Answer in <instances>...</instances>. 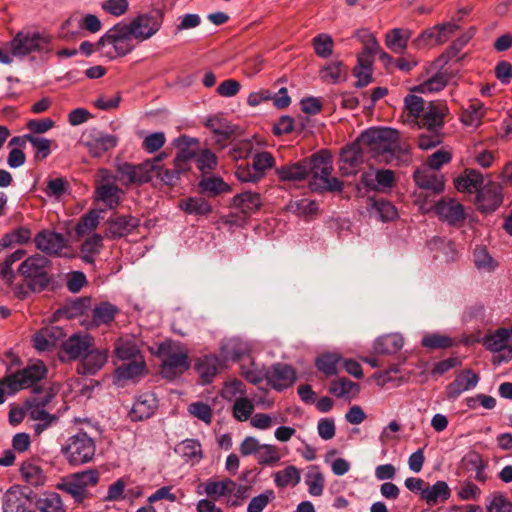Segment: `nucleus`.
Returning a JSON list of instances; mask_svg holds the SVG:
<instances>
[{
	"label": "nucleus",
	"mask_w": 512,
	"mask_h": 512,
	"mask_svg": "<svg viewBox=\"0 0 512 512\" xmlns=\"http://www.w3.org/2000/svg\"><path fill=\"white\" fill-rule=\"evenodd\" d=\"M361 147L372 157L386 163H396L408 160V150L401 146L399 134L392 128H371L359 137Z\"/></svg>",
	"instance_id": "f257e3e1"
},
{
	"label": "nucleus",
	"mask_w": 512,
	"mask_h": 512,
	"mask_svg": "<svg viewBox=\"0 0 512 512\" xmlns=\"http://www.w3.org/2000/svg\"><path fill=\"white\" fill-rule=\"evenodd\" d=\"M309 174L312 178L309 187L312 191H341L343 183L331 176L333 170L332 157L328 151H320L308 160Z\"/></svg>",
	"instance_id": "f03ea898"
},
{
	"label": "nucleus",
	"mask_w": 512,
	"mask_h": 512,
	"mask_svg": "<svg viewBox=\"0 0 512 512\" xmlns=\"http://www.w3.org/2000/svg\"><path fill=\"white\" fill-rule=\"evenodd\" d=\"M131 35L126 24H117L109 29L97 42L96 49L108 59L125 56L133 49Z\"/></svg>",
	"instance_id": "7ed1b4c3"
},
{
	"label": "nucleus",
	"mask_w": 512,
	"mask_h": 512,
	"mask_svg": "<svg viewBox=\"0 0 512 512\" xmlns=\"http://www.w3.org/2000/svg\"><path fill=\"white\" fill-rule=\"evenodd\" d=\"M70 465L77 466L90 462L96 452L94 440L85 432L70 436L61 448Z\"/></svg>",
	"instance_id": "20e7f679"
},
{
	"label": "nucleus",
	"mask_w": 512,
	"mask_h": 512,
	"mask_svg": "<svg viewBox=\"0 0 512 512\" xmlns=\"http://www.w3.org/2000/svg\"><path fill=\"white\" fill-rule=\"evenodd\" d=\"M163 357L161 373L166 378H173L189 368L187 350L180 344L167 342L159 347Z\"/></svg>",
	"instance_id": "39448f33"
},
{
	"label": "nucleus",
	"mask_w": 512,
	"mask_h": 512,
	"mask_svg": "<svg viewBox=\"0 0 512 512\" xmlns=\"http://www.w3.org/2000/svg\"><path fill=\"white\" fill-rule=\"evenodd\" d=\"M164 13L160 9H152L151 11L140 14L135 17L129 24H126L131 35L138 41H145L154 36L161 28Z\"/></svg>",
	"instance_id": "423d86ee"
},
{
	"label": "nucleus",
	"mask_w": 512,
	"mask_h": 512,
	"mask_svg": "<svg viewBox=\"0 0 512 512\" xmlns=\"http://www.w3.org/2000/svg\"><path fill=\"white\" fill-rule=\"evenodd\" d=\"M48 270L49 260L47 257L40 254L28 257L18 268L19 274L30 281V285L33 289L37 287L42 289L48 284Z\"/></svg>",
	"instance_id": "0eeeda50"
},
{
	"label": "nucleus",
	"mask_w": 512,
	"mask_h": 512,
	"mask_svg": "<svg viewBox=\"0 0 512 512\" xmlns=\"http://www.w3.org/2000/svg\"><path fill=\"white\" fill-rule=\"evenodd\" d=\"M203 489V493L213 500L227 498L244 499L247 496L248 488L244 485H238L230 478L221 480L208 479L198 487Z\"/></svg>",
	"instance_id": "6e6552de"
},
{
	"label": "nucleus",
	"mask_w": 512,
	"mask_h": 512,
	"mask_svg": "<svg viewBox=\"0 0 512 512\" xmlns=\"http://www.w3.org/2000/svg\"><path fill=\"white\" fill-rule=\"evenodd\" d=\"M48 43V37L40 33L20 32L9 43V49L12 56L24 57L32 52L45 50Z\"/></svg>",
	"instance_id": "1a4fd4ad"
},
{
	"label": "nucleus",
	"mask_w": 512,
	"mask_h": 512,
	"mask_svg": "<svg viewBox=\"0 0 512 512\" xmlns=\"http://www.w3.org/2000/svg\"><path fill=\"white\" fill-rule=\"evenodd\" d=\"M483 345L487 350L498 353L493 356V364L499 365L512 359V345L508 338V329L500 328L483 338Z\"/></svg>",
	"instance_id": "9d476101"
},
{
	"label": "nucleus",
	"mask_w": 512,
	"mask_h": 512,
	"mask_svg": "<svg viewBox=\"0 0 512 512\" xmlns=\"http://www.w3.org/2000/svg\"><path fill=\"white\" fill-rule=\"evenodd\" d=\"M449 109L445 101H429L417 125L429 131L439 132L445 123Z\"/></svg>",
	"instance_id": "9b49d317"
},
{
	"label": "nucleus",
	"mask_w": 512,
	"mask_h": 512,
	"mask_svg": "<svg viewBox=\"0 0 512 512\" xmlns=\"http://www.w3.org/2000/svg\"><path fill=\"white\" fill-rule=\"evenodd\" d=\"M116 136L104 133L102 131L91 129L84 133L82 144L88 149L93 157H100L105 152L113 149L117 145Z\"/></svg>",
	"instance_id": "f8f14e48"
},
{
	"label": "nucleus",
	"mask_w": 512,
	"mask_h": 512,
	"mask_svg": "<svg viewBox=\"0 0 512 512\" xmlns=\"http://www.w3.org/2000/svg\"><path fill=\"white\" fill-rule=\"evenodd\" d=\"M46 373V366L41 361L28 365L23 370L8 376L13 386L11 391L18 392L21 389L32 386L34 383L44 378Z\"/></svg>",
	"instance_id": "ddd939ff"
},
{
	"label": "nucleus",
	"mask_w": 512,
	"mask_h": 512,
	"mask_svg": "<svg viewBox=\"0 0 512 512\" xmlns=\"http://www.w3.org/2000/svg\"><path fill=\"white\" fill-rule=\"evenodd\" d=\"M93 338L87 333H77L70 336L62 344V360L83 358L93 348Z\"/></svg>",
	"instance_id": "4468645a"
},
{
	"label": "nucleus",
	"mask_w": 512,
	"mask_h": 512,
	"mask_svg": "<svg viewBox=\"0 0 512 512\" xmlns=\"http://www.w3.org/2000/svg\"><path fill=\"white\" fill-rule=\"evenodd\" d=\"M434 209L438 217L450 225H460L466 217L463 205L455 199H442L436 203Z\"/></svg>",
	"instance_id": "2eb2a0df"
},
{
	"label": "nucleus",
	"mask_w": 512,
	"mask_h": 512,
	"mask_svg": "<svg viewBox=\"0 0 512 512\" xmlns=\"http://www.w3.org/2000/svg\"><path fill=\"white\" fill-rule=\"evenodd\" d=\"M502 201L501 187L491 182L482 187L476 197L477 208L484 213L496 210Z\"/></svg>",
	"instance_id": "dca6fc26"
},
{
	"label": "nucleus",
	"mask_w": 512,
	"mask_h": 512,
	"mask_svg": "<svg viewBox=\"0 0 512 512\" xmlns=\"http://www.w3.org/2000/svg\"><path fill=\"white\" fill-rule=\"evenodd\" d=\"M479 376L471 369H464L457 373L453 382H451L447 388V397L449 399L458 398L463 392L474 389L478 382Z\"/></svg>",
	"instance_id": "f3484780"
},
{
	"label": "nucleus",
	"mask_w": 512,
	"mask_h": 512,
	"mask_svg": "<svg viewBox=\"0 0 512 512\" xmlns=\"http://www.w3.org/2000/svg\"><path fill=\"white\" fill-rule=\"evenodd\" d=\"M266 379L274 389L281 391L290 387L295 382L296 375L291 366L278 363L267 371Z\"/></svg>",
	"instance_id": "a211bd4d"
},
{
	"label": "nucleus",
	"mask_w": 512,
	"mask_h": 512,
	"mask_svg": "<svg viewBox=\"0 0 512 512\" xmlns=\"http://www.w3.org/2000/svg\"><path fill=\"white\" fill-rule=\"evenodd\" d=\"M36 247L46 254H59L66 246V240L60 233L42 230L34 238Z\"/></svg>",
	"instance_id": "6ab92c4d"
},
{
	"label": "nucleus",
	"mask_w": 512,
	"mask_h": 512,
	"mask_svg": "<svg viewBox=\"0 0 512 512\" xmlns=\"http://www.w3.org/2000/svg\"><path fill=\"white\" fill-rule=\"evenodd\" d=\"M108 351L90 349L77 366V371L82 375L96 374L107 362Z\"/></svg>",
	"instance_id": "aec40b11"
},
{
	"label": "nucleus",
	"mask_w": 512,
	"mask_h": 512,
	"mask_svg": "<svg viewBox=\"0 0 512 512\" xmlns=\"http://www.w3.org/2000/svg\"><path fill=\"white\" fill-rule=\"evenodd\" d=\"M3 512H32L29 498L18 486L11 487L4 494Z\"/></svg>",
	"instance_id": "412c9836"
},
{
	"label": "nucleus",
	"mask_w": 512,
	"mask_h": 512,
	"mask_svg": "<svg viewBox=\"0 0 512 512\" xmlns=\"http://www.w3.org/2000/svg\"><path fill=\"white\" fill-rule=\"evenodd\" d=\"M157 408V399L153 393H143L137 397L131 410L130 418L141 421L151 417Z\"/></svg>",
	"instance_id": "4be33fe9"
},
{
	"label": "nucleus",
	"mask_w": 512,
	"mask_h": 512,
	"mask_svg": "<svg viewBox=\"0 0 512 512\" xmlns=\"http://www.w3.org/2000/svg\"><path fill=\"white\" fill-rule=\"evenodd\" d=\"M414 180L420 188L433 193H440L444 189L443 177L428 167L417 169L414 172Z\"/></svg>",
	"instance_id": "5701e85b"
},
{
	"label": "nucleus",
	"mask_w": 512,
	"mask_h": 512,
	"mask_svg": "<svg viewBox=\"0 0 512 512\" xmlns=\"http://www.w3.org/2000/svg\"><path fill=\"white\" fill-rule=\"evenodd\" d=\"M139 226V219L133 216L112 217L107 222L106 235L112 238H120L131 233Z\"/></svg>",
	"instance_id": "b1692460"
},
{
	"label": "nucleus",
	"mask_w": 512,
	"mask_h": 512,
	"mask_svg": "<svg viewBox=\"0 0 512 512\" xmlns=\"http://www.w3.org/2000/svg\"><path fill=\"white\" fill-rule=\"evenodd\" d=\"M114 354L122 361L142 358L139 350V340L134 336H123L116 340Z\"/></svg>",
	"instance_id": "393cba45"
},
{
	"label": "nucleus",
	"mask_w": 512,
	"mask_h": 512,
	"mask_svg": "<svg viewBox=\"0 0 512 512\" xmlns=\"http://www.w3.org/2000/svg\"><path fill=\"white\" fill-rule=\"evenodd\" d=\"M362 150H365V147L360 146L359 139L356 143L342 150L339 168L343 174H350L352 172L351 169L362 162Z\"/></svg>",
	"instance_id": "a878e982"
},
{
	"label": "nucleus",
	"mask_w": 512,
	"mask_h": 512,
	"mask_svg": "<svg viewBox=\"0 0 512 512\" xmlns=\"http://www.w3.org/2000/svg\"><path fill=\"white\" fill-rule=\"evenodd\" d=\"M451 490L445 481H437L430 486L426 483L425 489L422 491L421 500L425 501L428 506H434L440 502L449 499Z\"/></svg>",
	"instance_id": "bb28decb"
},
{
	"label": "nucleus",
	"mask_w": 512,
	"mask_h": 512,
	"mask_svg": "<svg viewBox=\"0 0 512 512\" xmlns=\"http://www.w3.org/2000/svg\"><path fill=\"white\" fill-rule=\"evenodd\" d=\"M262 205L261 196L257 192L244 191L235 195L231 206L244 214L256 212Z\"/></svg>",
	"instance_id": "cd10ccee"
},
{
	"label": "nucleus",
	"mask_w": 512,
	"mask_h": 512,
	"mask_svg": "<svg viewBox=\"0 0 512 512\" xmlns=\"http://www.w3.org/2000/svg\"><path fill=\"white\" fill-rule=\"evenodd\" d=\"M144 369L145 362L143 358L129 360L127 363H123L117 367L115 371L116 383L122 385V381H134L143 374Z\"/></svg>",
	"instance_id": "c85d7f7f"
},
{
	"label": "nucleus",
	"mask_w": 512,
	"mask_h": 512,
	"mask_svg": "<svg viewBox=\"0 0 512 512\" xmlns=\"http://www.w3.org/2000/svg\"><path fill=\"white\" fill-rule=\"evenodd\" d=\"M221 350L226 360H238L252 351V344L241 338L234 337L227 339L222 344Z\"/></svg>",
	"instance_id": "c756f323"
},
{
	"label": "nucleus",
	"mask_w": 512,
	"mask_h": 512,
	"mask_svg": "<svg viewBox=\"0 0 512 512\" xmlns=\"http://www.w3.org/2000/svg\"><path fill=\"white\" fill-rule=\"evenodd\" d=\"M276 174L280 181H302L309 175L308 160L277 168Z\"/></svg>",
	"instance_id": "7c9ffc66"
},
{
	"label": "nucleus",
	"mask_w": 512,
	"mask_h": 512,
	"mask_svg": "<svg viewBox=\"0 0 512 512\" xmlns=\"http://www.w3.org/2000/svg\"><path fill=\"white\" fill-rule=\"evenodd\" d=\"M412 36L409 29L394 28L385 36L386 46L394 53L403 54Z\"/></svg>",
	"instance_id": "2f4dec72"
},
{
	"label": "nucleus",
	"mask_w": 512,
	"mask_h": 512,
	"mask_svg": "<svg viewBox=\"0 0 512 512\" xmlns=\"http://www.w3.org/2000/svg\"><path fill=\"white\" fill-rule=\"evenodd\" d=\"M221 367L220 359L215 355H205L198 359L195 368L204 383H210Z\"/></svg>",
	"instance_id": "473e14b6"
},
{
	"label": "nucleus",
	"mask_w": 512,
	"mask_h": 512,
	"mask_svg": "<svg viewBox=\"0 0 512 512\" xmlns=\"http://www.w3.org/2000/svg\"><path fill=\"white\" fill-rule=\"evenodd\" d=\"M426 106L427 102L422 97L413 94L407 95L404 98V121L417 124Z\"/></svg>",
	"instance_id": "72a5a7b5"
},
{
	"label": "nucleus",
	"mask_w": 512,
	"mask_h": 512,
	"mask_svg": "<svg viewBox=\"0 0 512 512\" xmlns=\"http://www.w3.org/2000/svg\"><path fill=\"white\" fill-rule=\"evenodd\" d=\"M403 344L404 340L400 334H387L375 341L374 350L378 354H394L403 347Z\"/></svg>",
	"instance_id": "f704fd0d"
},
{
	"label": "nucleus",
	"mask_w": 512,
	"mask_h": 512,
	"mask_svg": "<svg viewBox=\"0 0 512 512\" xmlns=\"http://www.w3.org/2000/svg\"><path fill=\"white\" fill-rule=\"evenodd\" d=\"M322 81L337 84L344 81L347 77V68L341 61H332L320 70Z\"/></svg>",
	"instance_id": "c9c22d12"
},
{
	"label": "nucleus",
	"mask_w": 512,
	"mask_h": 512,
	"mask_svg": "<svg viewBox=\"0 0 512 512\" xmlns=\"http://www.w3.org/2000/svg\"><path fill=\"white\" fill-rule=\"evenodd\" d=\"M61 336L62 330L57 327L44 328L34 336V347L38 351H48L56 344L57 339Z\"/></svg>",
	"instance_id": "e433bc0d"
},
{
	"label": "nucleus",
	"mask_w": 512,
	"mask_h": 512,
	"mask_svg": "<svg viewBox=\"0 0 512 512\" xmlns=\"http://www.w3.org/2000/svg\"><path fill=\"white\" fill-rule=\"evenodd\" d=\"M305 484L311 496L318 497L323 494L325 478L319 466L311 465L307 468Z\"/></svg>",
	"instance_id": "4c0bfd02"
},
{
	"label": "nucleus",
	"mask_w": 512,
	"mask_h": 512,
	"mask_svg": "<svg viewBox=\"0 0 512 512\" xmlns=\"http://www.w3.org/2000/svg\"><path fill=\"white\" fill-rule=\"evenodd\" d=\"M35 507L39 512H65L60 495L54 492L40 495L35 501Z\"/></svg>",
	"instance_id": "58836bf2"
},
{
	"label": "nucleus",
	"mask_w": 512,
	"mask_h": 512,
	"mask_svg": "<svg viewBox=\"0 0 512 512\" xmlns=\"http://www.w3.org/2000/svg\"><path fill=\"white\" fill-rule=\"evenodd\" d=\"M483 177L475 170H467L464 176L455 180V187L461 192H479L482 188Z\"/></svg>",
	"instance_id": "ea45409f"
},
{
	"label": "nucleus",
	"mask_w": 512,
	"mask_h": 512,
	"mask_svg": "<svg viewBox=\"0 0 512 512\" xmlns=\"http://www.w3.org/2000/svg\"><path fill=\"white\" fill-rule=\"evenodd\" d=\"M121 190L113 184H102L96 189V197L110 209L116 208L120 203Z\"/></svg>",
	"instance_id": "a19ab883"
},
{
	"label": "nucleus",
	"mask_w": 512,
	"mask_h": 512,
	"mask_svg": "<svg viewBox=\"0 0 512 512\" xmlns=\"http://www.w3.org/2000/svg\"><path fill=\"white\" fill-rule=\"evenodd\" d=\"M300 480V471L293 465H289L283 470L274 473V482L279 488H285L289 485L296 486Z\"/></svg>",
	"instance_id": "79ce46f5"
},
{
	"label": "nucleus",
	"mask_w": 512,
	"mask_h": 512,
	"mask_svg": "<svg viewBox=\"0 0 512 512\" xmlns=\"http://www.w3.org/2000/svg\"><path fill=\"white\" fill-rule=\"evenodd\" d=\"M180 208L188 214L207 215L212 207L207 200L201 197H190L179 204Z\"/></svg>",
	"instance_id": "37998d69"
},
{
	"label": "nucleus",
	"mask_w": 512,
	"mask_h": 512,
	"mask_svg": "<svg viewBox=\"0 0 512 512\" xmlns=\"http://www.w3.org/2000/svg\"><path fill=\"white\" fill-rule=\"evenodd\" d=\"M281 460L280 450L272 444H262L256 457V461L261 466L274 467Z\"/></svg>",
	"instance_id": "c03bdc74"
},
{
	"label": "nucleus",
	"mask_w": 512,
	"mask_h": 512,
	"mask_svg": "<svg viewBox=\"0 0 512 512\" xmlns=\"http://www.w3.org/2000/svg\"><path fill=\"white\" fill-rule=\"evenodd\" d=\"M359 390V385L347 378L334 380L329 388V391L339 398L355 396Z\"/></svg>",
	"instance_id": "a18cd8bd"
},
{
	"label": "nucleus",
	"mask_w": 512,
	"mask_h": 512,
	"mask_svg": "<svg viewBox=\"0 0 512 512\" xmlns=\"http://www.w3.org/2000/svg\"><path fill=\"white\" fill-rule=\"evenodd\" d=\"M202 192L209 196H217L229 192L230 186L222 178L216 176L203 177L199 183Z\"/></svg>",
	"instance_id": "49530a36"
},
{
	"label": "nucleus",
	"mask_w": 512,
	"mask_h": 512,
	"mask_svg": "<svg viewBox=\"0 0 512 512\" xmlns=\"http://www.w3.org/2000/svg\"><path fill=\"white\" fill-rule=\"evenodd\" d=\"M312 46L318 57L326 59L333 53L334 41L331 35L320 33L312 39Z\"/></svg>",
	"instance_id": "de8ad7c7"
},
{
	"label": "nucleus",
	"mask_w": 512,
	"mask_h": 512,
	"mask_svg": "<svg viewBox=\"0 0 512 512\" xmlns=\"http://www.w3.org/2000/svg\"><path fill=\"white\" fill-rule=\"evenodd\" d=\"M20 473L22 478L32 486H40L45 482V475L42 469L31 462H24L21 465Z\"/></svg>",
	"instance_id": "09e8293b"
},
{
	"label": "nucleus",
	"mask_w": 512,
	"mask_h": 512,
	"mask_svg": "<svg viewBox=\"0 0 512 512\" xmlns=\"http://www.w3.org/2000/svg\"><path fill=\"white\" fill-rule=\"evenodd\" d=\"M102 248V237L99 234H94L82 244L81 256L86 263H93L94 258L99 254Z\"/></svg>",
	"instance_id": "8fccbe9b"
},
{
	"label": "nucleus",
	"mask_w": 512,
	"mask_h": 512,
	"mask_svg": "<svg viewBox=\"0 0 512 512\" xmlns=\"http://www.w3.org/2000/svg\"><path fill=\"white\" fill-rule=\"evenodd\" d=\"M340 360L341 356L338 353H324L317 357L315 364L319 371L331 376L337 373Z\"/></svg>",
	"instance_id": "3c124183"
},
{
	"label": "nucleus",
	"mask_w": 512,
	"mask_h": 512,
	"mask_svg": "<svg viewBox=\"0 0 512 512\" xmlns=\"http://www.w3.org/2000/svg\"><path fill=\"white\" fill-rule=\"evenodd\" d=\"M421 344L428 349H446L454 345V340L444 334L428 333L423 336Z\"/></svg>",
	"instance_id": "603ef678"
},
{
	"label": "nucleus",
	"mask_w": 512,
	"mask_h": 512,
	"mask_svg": "<svg viewBox=\"0 0 512 512\" xmlns=\"http://www.w3.org/2000/svg\"><path fill=\"white\" fill-rule=\"evenodd\" d=\"M372 174H366L363 177V182L368 187H376L374 185V180L377 183V187L379 188H388L391 187L394 182V174L391 170H378L375 175L374 179L372 178Z\"/></svg>",
	"instance_id": "864d4df0"
},
{
	"label": "nucleus",
	"mask_w": 512,
	"mask_h": 512,
	"mask_svg": "<svg viewBox=\"0 0 512 512\" xmlns=\"http://www.w3.org/2000/svg\"><path fill=\"white\" fill-rule=\"evenodd\" d=\"M176 452L187 460L199 461L201 459V445L194 439H186L182 441L177 446Z\"/></svg>",
	"instance_id": "5fc2aeb1"
},
{
	"label": "nucleus",
	"mask_w": 512,
	"mask_h": 512,
	"mask_svg": "<svg viewBox=\"0 0 512 512\" xmlns=\"http://www.w3.org/2000/svg\"><path fill=\"white\" fill-rule=\"evenodd\" d=\"M254 410L253 402L246 397H238L232 407L233 417L240 421H246L250 418Z\"/></svg>",
	"instance_id": "6e6d98bb"
},
{
	"label": "nucleus",
	"mask_w": 512,
	"mask_h": 512,
	"mask_svg": "<svg viewBox=\"0 0 512 512\" xmlns=\"http://www.w3.org/2000/svg\"><path fill=\"white\" fill-rule=\"evenodd\" d=\"M58 488L71 495L77 503H82L88 496V491H85L81 485L76 481H73L71 476L63 479V481L58 485Z\"/></svg>",
	"instance_id": "4d7b16f0"
},
{
	"label": "nucleus",
	"mask_w": 512,
	"mask_h": 512,
	"mask_svg": "<svg viewBox=\"0 0 512 512\" xmlns=\"http://www.w3.org/2000/svg\"><path fill=\"white\" fill-rule=\"evenodd\" d=\"M485 114V108L480 103H472L462 114V122L471 127H478Z\"/></svg>",
	"instance_id": "13d9d810"
},
{
	"label": "nucleus",
	"mask_w": 512,
	"mask_h": 512,
	"mask_svg": "<svg viewBox=\"0 0 512 512\" xmlns=\"http://www.w3.org/2000/svg\"><path fill=\"white\" fill-rule=\"evenodd\" d=\"M116 312L117 309L112 304L101 303L93 310V322L96 325L107 324L114 319Z\"/></svg>",
	"instance_id": "bf43d9fd"
},
{
	"label": "nucleus",
	"mask_w": 512,
	"mask_h": 512,
	"mask_svg": "<svg viewBox=\"0 0 512 512\" xmlns=\"http://www.w3.org/2000/svg\"><path fill=\"white\" fill-rule=\"evenodd\" d=\"M373 209L376 216L383 222L392 221L397 218V209L395 206L383 199L375 200L373 203Z\"/></svg>",
	"instance_id": "052dcab7"
},
{
	"label": "nucleus",
	"mask_w": 512,
	"mask_h": 512,
	"mask_svg": "<svg viewBox=\"0 0 512 512\" xmlns=\"http://www.w3.org/2000/svg\"><path fill=\"white\" fill-rule=\"evenodd\" d=\"M275 164V158L269 152H260L253 156L252 166L261 179L264 178L267 170Z\"/></svg>",
	"instance_id": "680f3d73"
},
{
	"label": "nucleus",
	"mask_w": 512,
	"mask_h": 512,
	"mask_svg": "<svg viewBox=\"0 0 512 512\" xmlns=\"http://www.w3.org/2000/svg\"><path fill=\"white\" fill-rule=\"evenodd\" d=\"M100 213L98 211H90L83 215L76 226L78 235L83 236L93 231L99 224Z\"/></svg>",
	"instance_id": "e2e57ef3"
},
{
	"label": "nucleus",
	"mask_w": 512,
	"mask_h": 512,
	"mask_svg": "<svg viewBox=\"0 0 512 512\" xmlns=\"http://www.w3.org/2000/svg\"><path fill=\"white\" fill-rule=\"evenodd\" d=\"M438 29L437 26L428 28L423 31L414 41L413 44L421 49L425 47H433L441 45V41L438 40Z\"/></svg>",
	"instance_id": "0e129e2a"
},
{
	"label": "nucleus",
	"mask_w": 512,
	"mask_h": 512,
	"mask_svg": "<svg viewBox=\"0 0 512 512\" xmlns=\"http://www.w3.org/2000/svg\"><path fill=\"white\" fill-rule=\"evenodd\" d=\"M447 84V75L444 72H439L420 84L417 87V90L426 93V92H438L442 90Z\"/></svg>",
	"instance_id": "69168bd1"
},
{
	"label": "nucleus",
	"mask_w": 512,
	"mask_h": 512,
	"mask_svg": "<svg viewBox=\"0 0 512 512\" xmlns=\"http://www.w3.org/2000/svg\"><path fill=\"white\" fill-rule=\"evenodd\" d=\"M282 422H284L283 418H279L278 416L266 413H256L250 419V424L259 430H267L274 424H279Z\"/></svg>",
	"instance_id": "338daca9"
},
{
	"label": "nucleus",
	"mask_w": 512,
	"mask_h": 512,
	"mask_svg": "<svg viewBox=\"0 0 512 512\" xmlns=\"http://www.w3.org/2000/svg\"><path fill=\"white\" fill-rule=\"evenodd\" d=\"M274 498L275 494L272 490L264 491L250 500L247 512H263L268 503Z\"/></svg>",
	"instance_id": "774afa93"
}]
</instances>
